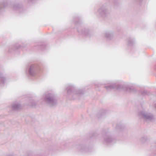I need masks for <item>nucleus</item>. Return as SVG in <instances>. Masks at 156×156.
<instances>
[{"instance_id":"nucleus-23","label":"nucleus","mask_w":156,"mask_h":156,"mask_svg":"<svg viewBox=\"0 0 156 156\" xmlns=\"http://www.w3.org/2000/svg\"><path fill=\"white\" fill-rule=\"evenodd\" d=\"M7 156H13L12 154H9V155H7Z\"/></svg>"},{"instance_id":"nucleus-14","label":"nucleus","mask_w":156,"mask_h":156,"mask_svg":"<svg viewBox=\"0 0 156 156\" xmlns=\"http://www.w3.org/2000/svg\"><path fill=\"white\" fill-rule=\"evenodd\" d=\"M148 139L147 136H142L140 139V142L142 144H146L148 142Z\"/></svg>"},{"instance_id":"nucleus-2","label":"nucleus","mask_w":156,"mask_h":156,"mask_svg":"<svg viewBox=\"0 0 156 156\" xmlns=\"http://www.w3.org/2000/svg\"><path fill=\"white\" fill-rule=\"evenodd\" d=\"M105 87L108 91L113 89H116L119 90H125L130 92H135L136 91L135 88L130 87L124 88L122 85H119L117 87L116 84L114 83H111L108 86H105Z\"/></svg>"},{"instance_id":"nucleus-17","label":"nucleus","mask_w":156,"mask_h":156,"mask_svg":"<svg viewBox=\"0 0 156 156\" xmlns=\"http://www.w3.org/2000/svg\"><path fill=\"white\" fill-rule=\"evenodd\" d=\"M134 42V40L133 38H129L128 40L127 45L129 46H131L133 45Z\"/></svg>"},{"instance_id":"nucleus-4","label":"nucleus","mask_w":156,"mask_h":156,"mask_svg":"<svg viewBox=\"0 0 156 156\" xmlns=\"http://www.w3.org/2000/svg\"><path fill=\"white\" fill-rule=\"evenodd\" d=\"M44 100L51 107L55 106L57 103L56 97L53 93H48L45 97Z\"/></svg>"},{"instance_id":"nucleus-15","label":"nucleus","mask_w":156,"mask_h":156,"mask_svg":"<svg viewBox=\"0 0 156 156\" xmlns=\"http://www.w3.org/2000/svg\"><path fill=\"white\" fill-rule=\"evenodd\" d=\"M78 150L82 152H87L88 151V149L86 148L84 145H79L77 147Z\"/></svg>"},{"instance_id":"nucleus-3","label":"nucleus","mask_w":156,"mask_h":156,"mask_svg":"<svg viewBox=\"0 0 156 156\" xmlns=\"http://www.w3.org/2000/svg\"><path fill=\"white\" fill-rule=\"evenodd\" d=\"M111 11L108 9L106 4H104L99 8L98 11V13L100 16L105 18L108 16Z\"/></svg>"},{"instance_id":"nucleus-5","label":"nucleus","mask_w":156,"mask_h":156,"mask_svg":"<svg viewBox=\"0 0 156 156\" xmlns=\"http://www.w3.org/2000/svg\"><path fill=\"white\" fill-rule=\"evenodd\" d=\"M40 69V66L37 65L32 64L27 70L26 73L28 76H34L38 73Z\"/></svg>"},{"instance_id":"nucleus-13","label":"nucleus","mask_w":156,"mask_h":156,"mask_svg":"<svg viewBox=\"0 0 156 156\" xmlns=\"http://www.w3.org/2000/svg\"><path fill=\"white\" fill-rule=\"evenodd\" d=\"M103 34L107 40H111L113 37V34L112 33L107 31L105 32Z\"/></svg>"},{"instance_id":"nucleus-12","label":"nucleus","mask_w":156,"mask_h":156,"mask_svg":"<svg viewBox=\"0 0 156 156\" xmlns=\"http://www.w3.org/2000/svg\"><path fill=\"white\" fill-rule=\"evenodd\" d=\"M21 46L18 44H16L15 46H11L9 49V52L10 53L15 51L16 50L18 49Z\"/></svg>"},{"instance_id":"nucleus-9","label":"nucleus","mask_w":156,"mask_h":156,"mask_svg":"<svg viewBox=\"0 0 156 156\" xmlns=\"http://www.w3.org/2000/svg\"><path fill=\"white\" fill-rule=\"evenodd\" d=\"M11 7L13 10L15 11H19L20 12L23 10L22 5L18 2L12 4Z\"/></svg>"},{"instance_id":"nucleus-7","label":"nucleus","mask_w":156,"mask_h":156,"mask_svg":"<svg viewBox=\"0 0 156 156\" xmlns=\"http://www.w3.org/2000/svg\"><path fill=\"white\" fill-rule=\"evenodd\" d=\"M139 115L146 121H151L154 119V116L152 114L145 111H141L140 112Z\"/></svg>"},{"instance_id":"nucleus-16","label":"nucleus","mask_w":156,"mask_h":156,"mask_svg":"<svg viewBox=\"0 0 156 156\" xmlns=\"http://www.w3.org/2000/svg\"><path fill=\"white\" fill-rule=\"evenodd\" d=\"M12 108L14 110H16L20 108L21 105L19 104H14L12 105Z\"/></svg>"},{"instance_id":"nucleus-24","label":"nucleus","mask_w":156,"mask_h":156,"mask_svg":"<svg viewBox=\"0 0 156 156\" xmlns=\"http://www.w3.org/2000/svg\"><path fill=\"white\" fill-rule=\"evenodd\" d=\"M154 107L156 109V103L154 105Z\"/></svg>"},{"instance_id":"nucleus-19","label":"nucleus","mask_w":156,"mask_h":156,"mask_svg":"<svg viewBox=\"0 0 156 156\" xmlns=\"http://www.w3.org/2000/svg\"><path fill=\"white\" fill-rule=\"evenodd\" d=\"M29 3H31L34 2L35 0H26Z\"/></svg>"},{"instance_id":"nucleus-21","label":"nucleus","mask_w":156,"mask_h":156,"mask_svg":"<svg viewBox=\"0 0 156 156\" xmlns=\"http://www.w3.org/2000/svg\"><path fill=\"white\" fill-rule=\"evenodd\" d=\"M30 156H40V154H32V155H30Z\"/></svg>"},{"instance_id":"nucleus-10","label":"nucleus","mask_w":156,"mask_h":156,"mask_svg":"<svg viewBox=\"0 0 156 156\" xmlns=\"http://www.w3.org/2000/svg\"><path fill=\"white\" fill-rule=\"evenodd\" d=\"M7 80V78L5 77L4 73L2 72H0V86H4Z\"/></svg>"},{"instance_id":"nucleus-6","label":"nucleus","mask_w":156,"mask_h":156,"mask_svg":"<svg viewBox=\"0 0 156 156\" xmlns=\"http://www.w3.org/2000/svg\"><path fill=\"white\" fill-rule=\"evenodd\" d=\"M76 19L78 20V21L76 22L75 23L78 32L84 35L89 37L90 32L89 30L85 28L81 29V27L80 26V19L79 18H77Z\"/></svg>"},{"instance_id":"nucleus-1","label":"nucleus","mask_w":156,"mask_h":156,"mask_svg":"<svg viewBox=\"0 0 156 156\" xmlns=\"http://www.w3.org/2000/svg\"><path fill=\"white\" fill-rule=\"evenodd\" d=\"M67 94L72 96L73 99L79 98L81 95L83 93V91L82 90H77L74 86L71 84H69L66 88Z\"/></svg>"},{"instance_id":"nucleus-18","label":"nucleus","mask_w":156,"mask_h":156,"mask_svg":"<svg viewBox=\"0 0 156 156\" xmlns=\"http://www.w3.org/2000/svg\"><path fill=\"white\" fill-rule=\"evenodd\" d=\"M140 93L143 95H145L147 94V92L145 90H144L140 91Z\"/></svg>"},{"instance_id":"nucleus-11","label":"nucleus","mask_w":156,"mask_h":156,"mask_svg":"<svg viewBox=\"0 0 156 156\" xmlns=\"http://www.w3.org/2000/svg\"><path fill=\"white\" fill-rule=\"evenodd\" d=\"M8 5L7 0H4L1 2L0 3V13L4 11L5 8Z\"/></svg>"},{"instance_id":"nucleus-8","label":"nucleus","mask_w":156,"mask_h":156,"mask_svg":"<svg viewBox=\"0 0 156 156\" xmlns=\"http://www.w3.org/2000/svg\"><path fill=\"white\" fill-rule=\"evenodd\" d=\"M103 137L105 142L107 144H112L115 142V139L108 132H106Z\"/></svg>"},{"instance_id":"nucleus-20","label":"nucleus","mask_w":156,"mask_h":156,"mask_svg":"<svg viewBox=\"0 0 156 156\" xmlns=\"http://www.w3.org/2000/svg\"><path fill=\"white\" fill-rule=\"evenodd\" d=\"M122 128V126L121 125H118L117 126H116V129H121Z\"/></svg>"},{"instance_id":"nucleus-22","label":"nucleus","mask_w":156,"mask_h":156,"mask_svg":"<svg viewBox=\"0 0 156 156\" xmlns=\"http://www.w3.org/2000/svg\"><path fill=\"white\" fill-rule=\"evenodd\" d=\"M31 106L33 107H34L35 106V104L32 103L31 104Z\"/></svg>"},{"instance_id":"nucleus-25","label":"nucleus","mask_w":156,"mask_h":156,"mask_svg":"<svg viewBox=\"0 0 156 156\" xmlns=\"http://www.w3.org/2000/svg\"><path fill=\"white\" fill-rule=\"evenodd\" d=\"M101 116L102 115V114H101Z\"/></svg>"}]
</instances>
